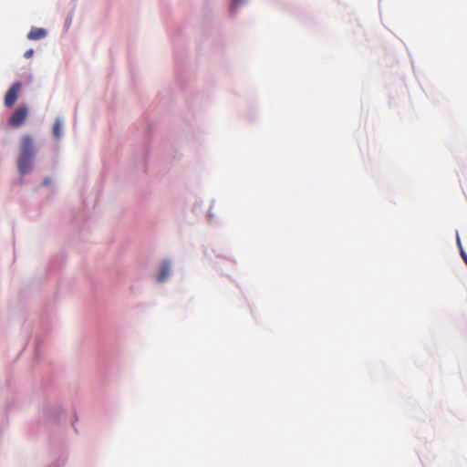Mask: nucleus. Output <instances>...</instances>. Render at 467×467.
<instances>
[{
  "label": "nucleus",
  "mask_w": 467,
  "mask_h": 467,
  "mask_svg": "<svg viewBox=\"0 0 467 467\" xmlns=\"http://www.w3.org/2000/svg\"><path fill=\"white\" fill-rule=\"evenodd\" d=\"M53 135L56 138H59L61 136V123L58 119L56 120L53 126Z\"/></svg>",
  "instance_id": "obj_6"
},
{
  "label": "nucleus",
  "mask_w": 467,
  "mask_h": 467,
  "mask_svg": "<svg viewBox=\"0 0 467 467\" xmlns=\"http://www.w3.org/2000/svg\"><path fill=\"white\" fill-rule=\"evenodd\" d=\"M36 152L33 138L29 135L23 136L17 158V169L21 174H26L31 171Z\"/></svg>",
  "instance_id": "obj_1"
},
{
  "label": "nucleus",
  "mask_w": 467,
  "mask_h": 467,
  "mask_svg": "<svg viewBox=\"0 0 467 467\" xmlns=\"http://www.w3.org/2000/svg\"><path fill=\"white\" fill-rule=\"evenodd\" d=\"M47 36V31L44 28L33 27L27 35L30 40L42 39Z\"/></svg>",
  "instance_id": "obj_4"
},
{
  "label": "nucleus",
  "mask_w": 467,
  "mask_h": 467,
  "mask_svg": "<svg viewBox=\"0 0 467 467\" xmlns=\"http://www.w3.org/2000/svg\"><path fill=\"white\" fill-rule=\"evenodd\" d=\"M234 1V5H238L239 3L242 2V0H233Z\"/></svg>",
  "instance_id": "obj_9"
},
{
  "label": "nucleus",
  "mask_w": 467,
  "mask_h": 467,
  "mask_svg": "<svg viewBox=\"0 0 467 467\" xmlns=\"http://www.w3.org/2000/svg\"><path fill=\"white\" fill-rule=\"evenodd\" d=\"M170 270H171L170 262H168V261L163 262L161 266L160 274L158 275V281L159 282L165 281L170 274Z\"/></svg>",
  "instance_id": "obj_5"
},
{
  "label": "nucleus",
  "mask_w": 467,
  "mask_h": 467,
  "mask_svg": "<svg viewBox=\"0 0 467 467\" xmlns=\"http://www.w3.org/2000/svg\"><path fill=\"white\" fill-rule=\"evenodd\" d=\"M461 255H462L463 261L465 262V264L467 265V254L462 248H461Z\"/></svg>",
  "instance_id": "obj_8"
},
{
  "label": "nucleus",
  "mask_w": 467,
  "mask_h": 467,
  "mask_svg": "<svg viewBox=\"0 0 467 467\" xmlns=\"http://www.w3.org/2000/svg\"><path fill=\"white\" fill-rule=\"evenodd\" d=\"M48 182H49V181H48V179H47V180L44 181L43 184L47 185V184H48Z\"/></svg>",
  "instance_id": "obj_10"
},
{
  "label": "nucleus",
  "mask_w": 467,
  "mask_h": 467,
  "mask_svg": "<svg viewBox=\"0 0 467 467\" xmlns=\"http://www.w3.org/2000/svg\"><path fill=\"white\" fill-rule=\"evenodd\" d=\"M28 114V109L26 106H20L16 111L10 116L8 124L11 127H20L26 120Z\"/></svg>",
  "instance_id": "obj_2"
},
{
  "label": "nucleus",
  "mask_w": 467,
  "mask_h": 467,
  "mask_svg": "<svg viewBox=\"0 0 467 467\" xmlns=\"http://www.w3.org/2000/svg\"><path fill=\"white\" fill-rule=\"evenodd\" d=\"M33 54H34V50L33 49H28V50H26L25 52V57L29 58V57H31L33 56Z\"/></svg>",
  "instance_id": "obj_7"
},
{
  "label": "nucleus",
  "mask_w": 467,
  "mask_h": 467,
  "mask_svg": "<svg viewBox=\"0 0 467 467\" xmlns=\"http://www.w3.org/2000/svg\"><path fill=\"white\" fill-rule=\"evenodd\" d=\"M22 85L20 82H16L13 84L10 88L7 90L4 103L7 108H11L15 105L18 99L19 92L21 90Z\"/></svg>",
  "instance_id": "obj_3"
}]
</instances>
